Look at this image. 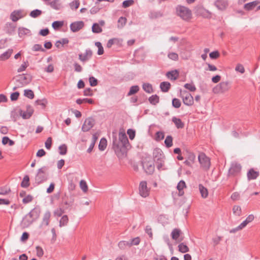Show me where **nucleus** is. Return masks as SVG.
<instances>
[{
    "instance_id": "1",
    "label": "nucleus",
    "mask_w": 260,
    "mask_h": 260,
    "mask_svg": "<svg viewBox=\"0 0 260 260\" xmlns=\"http://www.w3.org/2000/svg\"><path fill=\"white\" fill-rule=\"evenodd\" d=\"M119 142L116 138L113 140V147L118 156L125 155L127 150L131 148L128 138L124 132H119Z\"/></svg>"
},
{
    "instance_id": "2",
    "label": "nucleus",
    "mask_w": 260,
    "mask_h": 260,
    "mask_svg": "<svg viewBox=\"0 0 260 260\" xmlns=\"http://www.w3.org/2000/svg\"><path fill=\"white\" fill-rule=\"evenodd\" d=\"M176 13L178 16L186 21H189L192 18L191 11L189 8L182 5L176 6Z\"/></svg>"
},
{
    "instance_id": "3",
    "label": "nucleus",
    "mask_w": 260,
    "mask_h": 260,
    "mask_svg": "<svg viewBox=\"0 0 260 260\" xmlns=\"http://www.w3.org/2000/svg\"><path fill=\"white\" fill-rule=\"evenodd\" d=\"M40 214V211L36 208L31 210L23 219L24 224L27 226L30 225L37 219Z\"/></svg>"
},
{
    "instance_id": "4",
    "label": "nucleus",
    "mask_w": 260,
    "mask_h": 260,
    "mask_svg": "<svg viewBox=\"0 0 260 260\" xmlns=\"http://www.w3.org/2000/svg\"><path fill=\"white\" fill-rule=\"evenodd\" d=\"M48 168L44 166L38 170L35 177V183L37 185H39L47 180L48 178L46 172Z\"/></svg>"
},
{
    "instance_id": "5",
    "label": "nucleus",
    "mask_w": 260,
    "mask_h": 260,
    "mask_svg": "<svg viewBox=\"0 0 260 260\" xmlns=\"http://www.w3.org/2000/svg\"><path fill=\"white\" fill-rule=\"evenodd\" d=\"M198 159L201 167L204 169L207 170L210 168V159L204 153H200L199 154Z\"/></svg>"
},
{
    "instance_id": "6",
    "label": "nucleus",
    "mask_w": 260,
    "mask_h": 260,
    "mask_svg": "<svg viewBox=\"0 0 260 260\" xmlns=\"http://www.w3.org/2000/svg\"><path fill=\"white\" fill-rule=\"evenodd\" d=\"M194 12L198 15L204 18H210L211 17V13L206 9L202 5H198L194 8Z\"/></svg>"
},
{
    "instance_id": "7",
    "label": "nucleus",
    "mask_w": 260,
    "mask_h": 260,
    "mask_svg": "<svg viewBox=\"0 0 260 260\" xmlns=\"http://www.w3.org/2000/svg\"><path fill=\"white\" fill-rule=\"evenodd\" d=\"M74 202V198L71 195H68L66 193L62 197L60 206L63 207L66 210L71 207Z\"/></svg>"
},
{
    "instance_id": "8",
    "label": "nucleus",
    "mask_w": 260,
    "mask_h": 260,
    "mask_svg": "<svg viewBox=\"0 0 260 260\" xmlns=\"http://www.w3.org/2000/svg\"><path fill=\"white\" fill-rule=\"evenodd\" d=\"M241 170V166L237 162H232L228 171V176H236L238 175Z\"/></svg>"
},
{
    "instance_id": "9",
    "label": "nucleus",
    "mask_w": 260,
    "mask_h": 260,
    "mask_svg": "<svg viewBox=\"0 0 260 260\" xmlns=\"http://www.w3.org/2000/svg\"><path fill=\"white\" fill-rule=\"evenodd\" d=\"M180 94L184 104L190 106L193 104V99L190 93L180 90Z\"/></svg>"
},
{
    "instance_id": "10",
    "label": "nucleus",
    "mask_w": 260,
    "mask_h": 260,
    "mask_svg": "<svg viewBox=\"0 0 260 260\" xmlns=\"http://www.w3.org/2000/svg\"><path fill=\"white\" fill-rule=\"evenodd\" d=\"M229 83V82H219V84L213 88V92L215 94H217L227 91L230 87Z\"/></svg>"
},
{
    "instance_id": "11",
    "label": "nucleus",
    "mask_w": 260,
    "mask_h": 260,
    "mask_svg": "<svg viewBox=\"0 0 260 260\" xmlns=\"http://www.w3.org/2000/svg\"><path fill=\"white\" fill-rule=\"evenodd\" d=\"M95 124V120L92 117L86 118L82 126V130L84 132H88Z\"/></svg>"
},
{
    "instance_id": "12",
    "label": "nucleus",
    "mask_w": 260,
    "mask_h": 260,
    "mask_svg": "<svg viewBox=\"0 0 260 260\" xmlns=\"http://www.w3.org/2000/svg\"><path fill=\"white\" fill-rule=\"evenodd\" d=\"M139 193L143 198L148 197L149 194V189L147 186V182L145 181H141L139 187Z\"/></svg>"
},
{
    "instance_id": "13",
    "label": "nucleus",
    "mask_w": 260,
    "mask_h": 260,
    "mask_svg": "<svg viewBox=\"0 0 260 260\" xmlns=\"http://www.w3.org/2000/svg\"><path fill=\"white\" fill-rule=\"evenodd\" d=\"M19 113L23 119H29L32 115L34 113V109L31 106L27 105L26 107V110L25 111L20 109L19 110Z\"/></svg>"
},
{
    "instance_id": "14",
    "label": "nucleus",
    "mask_w": 260,
    "mask_h": 260,
    "mask_svg": "<svg viewBox=\"0 0 260 260\" xmlns=\"http://www.w3.org/2000/svg\"><path fill=\"white\" fill-rule=\"evenodd\" d=\"M214 5L219 11H224L229 6V0H216Z\"/></svg>"
},
{
    "instance_id": "15",
    "label": "nucleus",
    "mask_w": 260,
    "mask_h": 260,
    "mask_svg": "<svg viewBox=\"0 0 260 260\" xmlns=\"http://www.w3.org/2000/svg\"><path fill=\"white\" fill-rule=\"evenodd\" d=\"M84 26V23L82 21H77L72 22L70 24V29L73 32H76L81 29Z\"/></svg>"
},
{
    "instance_id": "16",
    "label": "nucleus",
    "mask_w": 260,
    "mask_h": 260,
    "mask_svg": "<svg viewBox=\"0 0 260 260\" xmlns=\"http://www.w3.org/2000/svg\"><path fill=\"white\" fill-rule=\"evenodd\" d=\"M143 168L145 170L146 173L152 174L154 171V166L152 162L144 161L142 162Z\"/></svg>"
},
{
    "instance_id": "17",
    "label": "nucleus",
    "mask_w": 260,
    "mask_h": 260,
    "mask_svg": "<svg viewBox=\"0 0 260 260\" xmlns=\"http://www.w3.org/2000/svg\"><path fill=\"white\" fill-rule=\"evenodd\" d=\"M92 55V52L90 49L88 48L86 49L84 53L79 55V59L81 61L85 62L91 58Z\"/></svg>"
},
{
    "instance_id": "18",
    "label": "nucleus",
    "mask_w": 260,
    "mask_h": 260,
    "mask_svg": "<svg viewBox=\"0 0 260 260\" xmlns=\"http://www.w3.org/2000/svg\"><path fill=\"white\" fill-rule=\"evenodd\" d=\"M153 157L154 161H160L162 159H164L165 156L161 150L156 148L153 151Z\"/></svg>"
},
{
    "instance_id": "19",
    "label": "nucleus",
    "mask_w": 260,
    "mask_h": 260,
    "mask_svg": "<svg viewBox=\"0 0 260 260\" xmlns=\"http://www.w3.org/2000/svg\"><path fill=\"white\" fill-rule=\"evenodd\" d=\"M50 217L51 212L49 211H46L43 215V217L40 226L43 227L48 226L50 221Z\"/></svg>"
},
{
    "instance_id": "20",
    "label": "nucleus",
    "mask_w": 260,
    "mask_h": 260,
    "mask_svg": "<svg viewBox=\"0 0 260 260\" xmlns=\"http://www.w3.org/2000/svg\"><path fill=\"white\" fill-rule=\"evenodd\" d=\"M259 175L258 171H255L253 168L250 169L247 173V179L248 180L256 179Z\"/></svg>"
},
{
    "instance_id": "21",
    "label": "nucleus",
    "mask_w": 260,
    "mask_h": 260,
    "mask_svg": "<svg viewBox=\"0 0 260 260\" xmlns=\"http://www.w3.org/2000/svg\"><path fill=\"white\" fill-rule=\"evenodd\" d=\"M21 10H15L12 12L10 15V18L13 22L17 21L19 19L21 18Z\"/></svg>"
},
{
    "instance_id": "22",
    "label": "nucleus",
    "mask_w": 260,
    "mask_h": 260,
    "mask_svg": "<svg viewBox=\"0 0 260 260\" xmlns=\"http://www.w3.org/2000/svg\"><path fill=\"white\" fill-rule=\"evenodd\" d=\"M259 1H255L252 2L245 4L244 5V9L248 11L252 10L258 4H259Z\"/></svg>"
},
{
    "instance_id": "23",
    "label": "nucleus",
    "mask_w": 260,
    "mask_h": 260,
    "mask_svg": "<svg viewBox=\"0 0 260 260\" xmlns=\"http://www.w3.org/2000/svg\"><path fill=\"white\" fill-rule=\"evenodd\" d=\"M166 76L169 79L171 80H175L177 79V77H178L179 72L176 70H173L167 72Z\"/></svg>"
},
{
    "instance_id": "24",
    "label": "nucleus",
    "mask_w": 260,
    "mask_h": 260,
    "mask_svg": "<svg viewBox=\"0 0 260 260\" xmlns=\"http://www.w3.org/2000/svg\"><path fill=\"white\" fill-rule=\"evenodd\" d=\"M181 235H182V232L179 229H174L171 232V236L172 239L177 241L179 239V237H181Z\"/></svg>"
},
{
    "instance_id": "25",
    "label": "nucleus",
    "mask_w": 260,
    "mask_h": 260,
    "mask_svg": "<svg viewBox=\"0 0 260 260\" xmlns=\"http://www.w3.org/2000/svg\"><path fill=\"white\" fill-rule=\"evenodd\" d=\"M172 121L178 129L183 128L184 127V123L182 121L180 118L173 117L172 118Z\"/></svg>"
},
{
    "instance_id": "26",
    "label": "nucleus",
    "mask_w": 260,
    "mask_h": 260,
    "mask_svg": "<svg viewBox=\"0 0 260 260\" xmlns=\"http://www.w3.org/2000/svg\"><path fill=\"white\" fill-rule=\"evenodd\" d=\"M186 187V184L184 181H180L177 186V188L179 191V196H183L184 194L183 188Z\"/></svg>"
},
{
    "instance_id": "27",
    "label": "nucleus",
    "mask_w": 260,
    "mask_h": 260,
    "mask_svg": "<svg viewBox=\"0 0 260 260\" xmlns=\"http://www.w3.org/2000/svg\"><path fill=\"white\" fill-rule=\"evenodd\" d=\"M13 49H9L7 51L0 55V60H6L9 58L13 53Z\"/></svg>"
},
{
    "instance_id": "28",
    "label": "nucleus",
    "mask_w": 260,
    "mask_h": 260,
    "mask_svg": "<svg viewBox=\"0 0 260 260\" xmlns=\"http://www.w3.org/2000/svg\"><path fill=\"white\" fill-rule=\"evenodd\" d=\"M46 4L50 5L52 8L56 10H59L61 7V4L59 3V0H54L51 2L47 3Z\"/></svg>"
},
{
    "instance_id": "29",
    "label": "nucleus",
    "mask_w": 260,
    "mask_h": 260,
    "mask_svg": "<svg viewBox=\"0 0 260 260\" xmlns=\"http://www.w3.org/2000/svg\"><path fill=\"white\" fill-rule=\"evenodd\" d=\"M199 189L202 197L204 199L207 198L208 196V189L201 184L199 185Z\"/></svg>"
},
{
    "instance_id": "30",
    "label": "nucleus",
    "mask_w": 260,
    "mask_h": 260,
    "mask_svg": "<svg viewBox=\"0 0 260 260\" xmlns=\"http://www.w3.org/2000/svg\"><path fill=\"white\" fill-rule=\"evenodd\" d=\"M118 247L120 249L124 250L127 248L131 247L130 242L126 241H121L118 243Z\"/></svg>"
},
{
    "instance_id": "31",
    "label": "nucleus",
    "mask_w": 260,
    "mask_h": 260,
    "mask_svg": "<svg viewBox=\"0 0 260 260\" xmlns=\"http://www.w3.org/2000/svg\"><path fill=\"white\" fill-rule=\"evenodd\" d=\"M148 101L151 105H156L159 102V97L156 94H154L149 98Z\"/></svg>"
},
{
    "instance_id": "32",
    "label": "nucleus",
    "mask_w": 260,
    "mask_h": 260,
    "mask_svg": "<svg viewBox=\"0 0 260 260\" xmlns=\"http://www.w3.org/2000/svg\"><path fill=\"white\" fill-rule=\"evenodd\" d=\"M178 250L181 253H186L188 252L189 250V249L188 247V246L184 242L180 243L178 245Z\"/></svg>"
},
{
    "instance_id": "33",
    "label": "nucleus",
    "mask_w": 260,
    "mask_h": 260,
    "mask_svg": "<svg viewBox=\"0 0 260 260\" xmlns=\"http://www.w3.org/2000/svg\"><path fill=\"white\" fill-rule=\"evenodd\" d=\"M143 89L145 92L148 93H151L153 92L152 85L148 82H144L143 83Z\"/></svg>"
},
{
    "instance_id": "34",
    "label": "nucleus",
    "mask_w": 260,
    "mask_h": 260,
    "mask_svg": "<svg viewBox=\"0 0 260 260\" xmlns=\"http://www.w3.org/2000/svg\"><path fill=\"white\" fill-rule=\"evenodd\" d=\"M30 34V30L25 27H19L18 28V35L19 37L22 38L26 35Z\"/></svg>"
},
{
    "instance_id": "35",
    "label": "nucleus",
    "mask_w": 260,
    "mask_h": 260,
    "mask_svg": "<svg viewBox=\"0 0 260 260\" xmlns=\"http://www.w3.org/2000/svg\"><path fill=\"white\" fill-rule=\"evenodd\" d=\"M171 87L170 82H161L160 84V88L161 90L164 92H166L169 91Z\"/></svg>"
},
{
    "instance_id": "36",
    "label": "nucleus",
    "mask_w": 260,
    "mask_h": 260,
    "mask_svg": "<svg viewBox=\"0 0 260 260\" xmlns=\"http://www.w3.org/2000/svg\"><path fill=\"white\" fill-rule=\"evenodd\" d=\"M30 185L29 177L28 175H25L21 183V186L23 188H27Z\"/></svg>"
},
{
    "instance_id": "37",
    "label": "nucleus",
    "mask_w": 260,
    "mask_h": 260,
    "mask_svg": "<svg viewBox=\"0 0 260 260\" xmlns=\"http://www.w3.org/2000/svg\"><path fill=\"white\" fill-rule=\"evenodd\" d=\"M98 139V137L96 136V135L95 134H93L92 136V142L91 143L89 148H88V149L87 150V152L88 153H90L92 151Z\"/></svg>"
},
{
    "instance_id": "38",
    "label": "nucleus",
    "mask_w": 260,
    "mask_h": 260,
    "mask_svg": "<svg viewBox=\"0 0 260 260\" xmlns=\"http://www.w3.org/2000/svg\"><path fill=\"white\" fill-rule=\"evenodd\" d=\"M107 145V140L105 138H103L100 140V143L99 145V149L101 151H104L106 149Z\"/></svg>"
},
{
    "instance_id": "39",
    "label": "nucleus",
    "mask_w": 260,
    "mask_h": 260,
    "mask_svg": "<svg viewBox=\"0 0 260 260\" xmlns=\"http://www.w3.org/2000/svg\"><path fill=\"white\" fill-rule=\"evenodd\" d=\"M69 43V40L67 38H63L60 40H58L55 43V46L59 48L60 47L62 46L64 44H67Z\"/></svg>"
},
{
    "instance_id": "40",
    "label": "nucleus",
    "mask_w": 260,
    "mask_h": 260,
    "mask_svg": "<svg viewBox=\"0 0 260 260\" xmlns=\"http://www.w3.org/2000/svg\"><path fill=\"white\" fill-rule=\"evenodd\" d=\"M102 28L97 23H94L92 26V31L93 33L99 34L102 31Z\"/></svg>"
},
{
    "instance_id": "41",
    "label": "nucleus",
    "mask_w": 260,
    "mask_h": 260,
    "mask_svg": "<svg viewBox=\"0 0 260 260\" xmlns=\"http://www.w3.org/2000/svg\"><path fill=\"white\" fill-rule=\"evenodd\" d=\"M233 213L238 216H240L242 214L241 208L240 206L235 205L233 207Z\"/></svg>"
},
{
    "instance_id": "42",
    "label": "nucleus",
    "mask_w": 260,
    "mask_h": 260,
    "mask_svg": "<svg viewBox=\"0 0 260 260\" xmlns=\"http://www.w3.org/2000/svg\"><path fill=\"white\" fill-rule=\"evenodd\" d=\"M42 13V11L39 9H35L30 12L29 16L34 18H37Z\"/></svg>"
},
{
    "instance_id": "43",
    "label": "nucleus",
    "mask_w": 260,
    "mask_h": 260,
    "mask_svg": "<svg viewBox=\"0 0 260 260\" xmlns=\"http://www.w3.org/2000/svg\"><path fill=\"white\" fill-rule=\"evenodd\" d=\"M65 210L64 206L62 207L60 205V207L54 211V216L60 217L65 212Z\"/></svg>"
},
{
    "instance_id": "44",
    "label": "nucleus",
    "mask_w": 260,
    "mask_h": 260,
    "mask_svg": "<svg viewBox=\"0 0 260 260\" xmlns=\"http://www.w3.org/2000/svg\"><path fill=\"white\" fill-rule=\"evenodd\" d=\"M165 144L167 148H170L173 145V137L171 136H167L165 140Z\"/></svg>"
},
{
    "instance_id": "45",
    "label": "nucleus",
    "mask_w": 260,
    "mask_h": 260,
    "mask_svg": "<svg viewBox=\"0 0 260 260\" xmlns=\"http://www.w3.org/2000/svg\"><path fill=\"white\" fill-rule=\"evenodd\" d=\"M2 143L3 145L9 144V146H13L14 145L15 142L14 141L10 139L8 137H4L2 139Z\"/></svg>"
},
{
    "instance_id": "46",
    "label": "nucleus",
    "mask_w": 260,
    "mask_h": 260,
    "mask_svg": "<svg viewBox=\"0 0 260 260\" xmlns=\"http://www.w3.org/2000/svg\"><path fill=\"white\" fill-rule=\"evenodd\" d=\"M69 221V218L67 215H63L59 221V226L61 227L67 224Z\"/></svg>"
},
{
    "instance_id": "47",
    "label": "nucleus",
    "mask_w": 260,
    "mask_h": 260,
    "mask_svg": "<svg viewBox=\"0 0 260 260\" xmlns=\"http://www.w3.org/2000/svg\"><path fill=\"white\" fill-rule=\"evenodd\" d=\"M162 14L159 11H151L149 14V17L151 19H155L162 16Z\"/></svg>"
},
{
    "instance_id": "48",
    "label": "nucleus",
    "mask_w": 260,
    "mask_h": 260,
    "mask_svg": "<svg viewBox=\"0 0 260 260\" xmlns=\"http://www.w3.org/2000/svg\"><path fill=\"white\" fill-rule=\"evenodd\" d=\"M58 149L59 150V154L63 155L67 154L68 147L66 144H62L59 146Z\"/></svg>"
},
{
    "instance_id": "49",
    "label": "nucleus",
    "mask_w": 260,
    "mask_h": 260,
    "mask_svg": "<svg viewBox=\"0 0 260 260\" xmlns=\"http://www.w3.org/2000/svg\"><path fill=\"white\" fill-rule=\"evenodd\" d=\"M139 90V87L138 85L132 86L127 93V95H131L138 92Z\"/></svg>"
},
{
    "instance_id": "50",
    "label": "nucleus",
    "mask_w": 260,
    "mask_h": 260,
    "mask_svg": "<svg viewBox=\"0 0 260 260\" xmlns=\"http://www.w3.org/2000/svg\"><path fill=\"white\" fill-rule=\"evenodd\" d=\"M63 25V22L61 21H55L52 24V26L54 29H57L62 27Z\"/></svg>"
},
{
    "instance_id": "51",
    "label": "nucleus",
    "mask_w": 260,
    "mask_h": 260,
    "mask_svg": "<svg viewBox=\"0 0 260 260\" xmlns=\"http://www.w3.org/2000/svg\"><path fill=\"white\" fill-rule=\"evenodd\" d=\"M24 95L30 99H32L35 96L34 92L30 89L25 90L24 91Z\"/></svg>"
},
{
    "instance_id": "52",
    "label": "nucleus",
    "mask_w": 260,
    "mask_h": 260,
    "mask_svg": "<svg viewBox=\"0 0 260 260\" xmlns=\"http://www.w3.org/2000/svg\"><path fill=\"white\" fill-rule=\"evenodd\" d=\"M181 105V101L180 100L177 98H174L172 100V106L175 108H179L180 107Z\"/></svg>"
},
{
    "instance_id": "53",
    "label": "nucleus",
    "mask_w": 260,
    "mask_h": 260,
    "mask_svg": "<svg viewBox=\"0 0 260 260\" xmlns=\"http://www.w3.org/2000/svg\"><path fill=\"white\" fill-rule=\"evenodd\" d=\"M184 87L185 88L188 89L190 91H194L196 89V88L194 85L193 84V82L186 83L184 85Z\"/></svg>"
},
{
    "instance_id": "54",
    "label": "nucleus",
    "mask_w": 260,
    "mask_h": 260,
    "mask_svg": "<svg viewBox=\"0 0 260 260\" xmlns=\"http://www.w3.org/2000/svg\"><path fill=\"white\" fill-rule=\"evenodd\" d=\"M80 5L79 1H74L70 4V6L72 10H76Z\"/></svg>"
},
{
    "instance_id": "55",
    "label": "nucleus",
    "mask_w": 260,
    "mask_h": 260,
    "mask_svg": "<svg viewBox=\"0 0 260 260\" xmlns=\"http://www.w3.org/2000/svg\"><path fill=\"white\" fill-rule=\"evenodd\" d=\"M235 71L237 72L243 74L245 72V69L242 64L238 63L236 66Z\"/></svg>"
},
{
    "instance_id": "56",
    "label": "nucleus",
    "mask_w": 260,
    "mask_h": 260,
    "mask_svg": "<svg viewBox=\"0 0 260 260\" xmlns=\"http://www.w3.org/2000/svg\"><path fill=\"white\" fill-rule=\"evenodd\" d=\"M220 56L219 52L218 51H214L209 54V57L212 59H216Z\"/></svg>"
},
{
    "instance_id": "57",
    "label": "nucleus",
    "mask_w": 260,
    "mask_h": 260,
    "mask_svg": "<svg viewBox=\"0 0 260 260\" xmlns=\"http://www.w3.org/2000/svg\"><path fill=\"white\" fill-rule=\"evenodd\" d=\"M134 3L133 0H126L122 2V6L123 8H126L132 6Z\"/></svg>"
},
{
    "instance_id": "58",
    "label": "nucleus",
    "mask_w": 260,
    "mask_h": 260,
    "mask_svg": "<svg viewBox=\"0 0 260 260\" xmlns=\"http://www.w3.org/2000/svg\"><path fill=\"white\" fill-rule=\"evenodd\" d=\"M32 50L35 51H43L44 52L45 50L42 47V45L40 44H35L32 47Z\"/></svg>"
},
{
    "instance_id": "59",
    "label": "nucleus",
    "mask_w": 260,
    "mask_h": 260,
    "mask_svg": "<svg viewBox=\"0 0 260 260\" xmlns=\"http://www.w3.org/2000/svg\"><path fill=\"white\" fill-rule=\"evenodd\" d=\"M127 134L131 140H133L136 135V132L134 129L129 128L127 131Z\"/></svg>"
},
{
    "instance_id": "60",
    "label": "nucleus",
    "mask_w": 260,
    "mask_h": 260,
    "mask_svg": "<svg viewBox=\"0 0 260 260\" xmlns=\"http://www.w3.org/2000/svg\"><path fill=\"white\" fill-rule=\"evenodd\" d=\"M131 246L133 245H138L140 242V238L139 237L134 238L129 241Z\"/></svg>"
},
{
    "instance_id": "61",
    "label": "nucleus",
    "mask_w": 260,
    "mask_h": 260,
    "mask_svg": "<svg viewBox=\"0 0 260 260\" xmlns=\"http://www.w3.org/2000/svg\"><path fill=\"white\" fill-rule=\"evenodd\" d=\"M168 57L173 60H177L178 59V55L175 52L169 53Z\"/></svg>"
},
{
    "instance_id": "62",
    "label": "nucleus",
    "mask_w": 260,
    "mask_h": 260,
    "mask_svg": "<svg viewBox=\"0 0 260 260\" xmlns=\"http://www.w3.org/2000/svg\"><path fill=\"white\" fill-rule=\"evenodd\" d=\"M80 186L81 188L84 192H86L88 190L87 185L86 182L84 180H81L80 182Z\"/></svg>"
},
{
    "instance_id": "63",
    "label": "nucleus",
    "mask_w": 260,
    "mask_h": 260,
    "mask_svg": "<svg viewBox=\"0 0 260 260\" xmlns=\"http://www.w3.org/2000/svg\"><path fill=\"white\" fill-rule=\"evenodd\" d=\"M117 41H118L117 38H112V39L109 40V41H108V42L107 43V47L109 48H111L112 47V46L113 44H114L115 43H116V42Z\"/></svg>"
},
{
    "instance_id": "64",
    "label": "nucleus",
    "mask_w": 260,
    "mask_h": 260,
    "mask_svg": "<svg viewBox=\"0 0 260 260\" xmlns=\"http://www.w3.org/2000/svg\"><path fill=\"white\" fill-rule=\"evenodd\" d=\"M32 200H33L32 196L29 194L23 199L22 202H23V203L26 204L31 202L32 201Z\"/></svg>"
}]
</instances>
